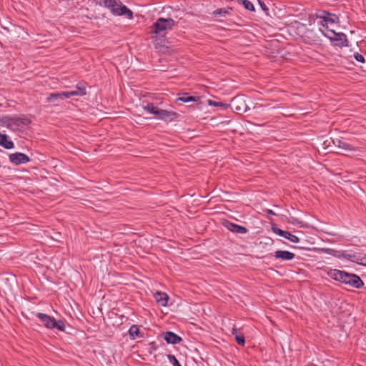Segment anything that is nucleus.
Returning <instances> with one entry per match:
<instances>
[{"label": "nucleus", "mask_w": 366, "mask_h": 366, "mask_svg": "<svg viewBox=\"0 0 366 366\" xmlns=\"http://www.w3.org/2000/svg\"><path fill=\"white\" fill-rule=\"evenodd\" d=\"M174 25V21L171 19L159 18L152 25V32L163 36L165 31L171 30Z\"/></svg>", "instance_id": "obj_2"}, {"label": "nucleus", "mask_w": 366, "mask_h": 366, "mask_svg": "<svg viewBox=\"0 0 366 366\" xmlns=\"http://www.w3.org/2000/svg\"><path fill=\"white\" fill-rule=\"evenodd\" d=\"M222 13L226 14V11H222V10H218L216 11L217 14H222Z\"/></svg>", "instance_id": "obj_32"}, {"label": "nucleus", "mask_w": 366, "mask_h": 366, "mask_svg": "<svg viewBox=\"0 0 366 366\" xmlns=\"http://www.w3.org/2000/svg\"><path fill=\"white\" fill-rule=\"evenodd\" d=\"M155 115L161 120H172L177 117V114L176 112L161 109L159 108L157 109Z\"/></svg>", "instance_id": "obj_12"}, {"label": "nucleus", "mask_w": 366, "mask_h": 366, "mask_svg": "<svg viewBox=\"0 0 366 366\" xmlns=\"http://www.w3.org/2000/svg\"><path fill=\"white\" fill-rule=\"evenodd\" d=\"M36 316L44 323V326L49 329H54L55 319L44 313L38 312Z\"/></svg>", "instance_id": "obj_10"}, {"label": "nucleus", "mask_w": 366, "mask_h": 366, "mask_svg": "<svg viewBox=\"0 0 366 366\" xmlns=\"http://www.w3.org/2000/svg\"><path fill=\"white\" fill-rule=\"evenodd\" d=\"M31 121L27 118H11L4 122V126L14 131H21L25 129Z\"/></svg>", "instance_id": "obj_3"}, {"label": "nucleus", "mask_w": 366, "mask_h": 366, "mask_svg": "<svg viewBox=\"0 0 366 366\" xmlns=\"http://www.w3.org/2000/svg\"><path fill=\"white\" fill-rule=\"evenodd\" d=\"M274 257L282 260H291L295 257V254L286 250H277L274 252Z\"/></svg>", "instance_id": "obj_14"}, {"label": "nucleus", "mask_w": 366, "mask_h": 366, "mask_svg": "<svg viewBox=\"0 0 366 366\" xmlns=\"http://www.w3.org/2000/svg\"><path fill=\"white\" fill-rule=\"evenodd\" d=\"M95 2L100 6H104L107 8H109L111 9L112 6H115L116 5L114 4L116 1V0H94Z\"/></svg>", "instance_id": "obj_20"}, {"label": "nucleus", "mask_w": 366, "mask_h": 366, "mask_svg": "<svg viewBox=\"0 0 366 366\" xmlns=\"http://www.w3.org/2000/svg\"><path fill=\"white\" fill-rule=\"evenodd\" d=\"M224 225L229 231L237 233V234H246L248 231L246 227L238 225L235 223H233V222H231L229 221H226L224 223Z\"/></svg>", "instance_id": "obj_11"}, {"label": "nucleus", "mask_w": 366, "mask_h": 366, "mask_svg": "<svg viewBox=\"0 0 366 366\" xmlns=\"http://www.w3.org/2000/svg\"><path fill=\"white\" fill-rule=\"evenodd\" d=\"M267 213L269 214H272V215L275 214L274 212L272 210H271V209H268L267 210Z\"/></svg>", "instance_id": "obj_33"}, {"label": "nucleus", "mask_w": 366, "mask_h": 366, "mask_svg": "<svg viewBox=\"0 0 366 366\" xmlns=\"http://www.w3.org/2000/svg\"><path fill=\"white\" fill-rule=\"evenodd\" d=\"M144 109L149 114H156L158 107L154 106L153 103H148L146 106L143 107Z\"/></svg>", "instance_id": "obj_22"}, {"label": "nucleus", "mask_w": 366, "mask_h": 366, "mask_svg": "<svg viewBox=\"0 0 366 366\" xmlns=\"http://www.w3.org/2000/svg\"><path fill=\"white\" fill-rule=\"evenodd\" d=\"M239 3H242L244 8L249 11H254V6L253 4L249 0H238Z\"/></svg>", "instance_id": "obj_24"}, {"label": "nucleus", "mask_w": 366, "mask_h": 366, "mask_svg": "<svg viewBox=\"0 0 366 366\" xmlns=\"http://www.w3.org/2000/svg\"><path fill=\"white\" fill-rule=\"evenodd\" d=\"M0 145L7 149L14 147L13 142L8 139V136L1 133H0Z\"/></svg>", "instance_id": "obj_16"}, {"label": "nucleus", "mask_w": 366, "mask_h": 366, "mask_svg": "<svg viewBox=\"0 0 366 366\" xmlns=\"http://www.w3.org/2000/svg\"><path fill=\"white\" fill-rule=\"evenodd\" d=\"M321 18L323 19L322 22V25L325 26L327 25V23H335L338 18L336 16H334V17H328V16H321Z\"/></svg>", "instance_id": "obj_25"}, {"label": "nucleus", "mask_w": 366, "mask_h": 366, "mask_svg": "<svg viewBox=\"0 0 366 366\" xmlns=\"http://www.w3.org/2000/svg\"><path fill=\"white\" fill-rule=\"evenodd\" d=\"M129 335L134 339L136 337L139 335V328L138 326L134 325L129 330Z\"/></svg>", "instance_id": "obj_23"}, {"label": "nucleus", "mask_w": 366, "mask_h": 366, "mask_svg": "<svg viewBox=\"0 0 366 366\" xmlns=\"http://www.w3.org/2000/svg\"><path fill=\"white\" fill-rule=\"evenodd\" d=\"M272 231L275 234H278V235H280L281 237H286V234H287V231H284V230H282V229H281L280 228H277V227H272Z\"/></svg>", "instance_id": "obj_30"}, {"label": "nucleus", "mask_w": 366, "mask_h": 366, "mask_svg": "<svg viewBox=\"0 0 366 366\" xmlns=\"http://www.w3.org/2000/svg\"><path fill=\"white\" fill-rule=\"evenodd\" d=\"M285 238L289 239L290 241H291L292 242H294V243H297V242H300V238L299 237H297V236L291 234L289 232H287L286 237H285Z\"/></svg>", "instance_id": "obj_26"}, {"label": "nucleus", "mask_w": 366, "mask_h": 366, "mask_svg": "<svg viewBox=\"0 0 366 366\" xmlns=\"http://www.w3.org/2000/svg\"><path fill=\"white\" fill-rule=\"evenodd\" d=\"M156 300L161 306H166L168 301V296L165 293L157 292L155 294Z\"/></svg>", "instance_id": "obj_17"}, {"label": "nucleus", "mask_w": 366, "mask_h": 366, "mask_svg": "<svg viewBox=\"0 0 366 366\" xmlns=\"http://www.w3.org/2000/svg\"><path fill=\"white\" fill-rule=\"evenodd\" d=\"M207 103L209 106L219 107L222 109H227V108L230 107V104L224 103L223 102H217L212 99H209L207 100Z\"/></svg>", "instance_id": "obj_19"}, {"label": "nucleus", "mask_w": 366, "mask_h": 366, "mask_svg": "<svg viewBox=\"0 0 366 366\" xmlns=\"http://www.w3.org/2000/svg\"><path fill=\"white\" fill-rule=\"evenodd\" d=\"M78 94L79 93H76V92L75 93V92H67L51 93L46 98V102H55L59 99L70 98V97H73V94Z\"/></svg>", "instance_id": "obj_8"}, {"label": "nucleus", "mask_w": 366, "mask_h": 366, "mask_svg": "<svg viewBox=\"0 0 366 366\" xmlns=\"http://www.w3.org/2000/svg\"><path fill=\"white\" fill-rule=\"evenodd\" d=\"M9 160L15 165L25 164L30 161V158L25 154L21 152H16L9 155Z\"/></svg>", "instance_id": "obj_7"}, {"label": "nucleus", "mask_w": 366, "mask_h": 366, "mask_svg": "<svg viewBox=\"0 0 366 366\" xmlns=\"http://www.w3.org/2000/svg\"><path fill=\"white\" fill-rule=\"evenodd\" d=\"M230 107L237 112H245L247 110V105L242 97H236L231 101Z\"/></svg>", "instance_id": "obj_6"}, {"label": "nucleus", "mask_w": 366, "mask_h": 366, "mask_svg": "<svg viewBox=\"0 0 366 366\" xmlns=\"http://www.w3.org/2000/svg\"><path fill=\"white\" fill-rule=\"evenodd\" d=\"M333 142L337 147L345 152L355 150V148L352 145L344 140L337 139L336 140H334Z\"/></svg>", "instance_id": "obj_15"}, {"label": "nucleus", "mask_w": 366, "mask_h": 366, "mask_svg": "<svg viewBox=\"0 0 366 366\" xmlns=\"http://www.w3.org/2000/svg\"><path fill=\"white\" fill-rule=\"evenodd\" d=\"M114 4L116 6H112L110 9L113 14L117 16H124L129 19H132L133 18V12L126 6L123 5L120 1L116 0Z\"/></svg>", "instance_id": "obj_4"}, {"label": "nucleus", "mask_w": 366, "mask_h": 366, "mask_svg": "<svg viewBox=\"0 0 366 366\" xmlns=\"http://www.w3.org/2000/svg\"><path fill=\"white\" fill-rule=\"evenodd\" d=\"M164 340L168 344H177L182 341V338L172 332H166L162 334Z\"/></svg>", "instance_id": "obj_13"}, {"label": "nucleus", "mask_w": 366, "mask_h": 366, "mask_svg": "<svg viewBox=\"0 0 366 366\" xmlns=\"http://www.w3.org/2000/svg\"><path fill=\"white\" fill-rule=\"evenodd\" d=\"M342 257L344 259H346L350 260L353 262H356L361 265H363L365 254L362 255L360 253H349V252H345L342 254Z\"/></svg>", "instance_id": "obj_9"}, {"label": "nucleus", "mask_w": 366, "mask_h": 366, "mask_svg": "<svg viewBox=\"0 0 366 366\" xmlns=\"http://www.w3.org/2000/svg\"><path fill=\"white\" fill-rule=\"evenodd\" d=\"M69 92H76L78 94H73V96H82L86 94L85 88L84 86H80L79 85L76 86V89L74 91H70Z\"/></svg>", "instance_id": "obj_29"}, {"label": "nucleus", "mask_w": 366, "mask_h": 366, "mask_svg": "<svg viewBox=\"0 0 366 366\" xmlns=\"http://www.w3.org/2000/svg\"><path fill=\"white\" fill-rule=\"evenodd\" d=\"M363 266H366V254H365V259H364Z\"/></svg>", "instance_id": "obj_34"}, {"label": "nucleus", "mask_w": 366, "mask_h": 366, "mask_svg": "<svg viewBox=\"0 0 366 366\" xmlns=\"http://www.w3.org/2000/svg\"><path fill=\"white\" fill-rule=\"evenodd\" d=\"M54 328H56L59 331H64L65 330V325L64 322L62 320H54Z\"/></svg>", "instance_id": "obj_27"}, {"label": "nucleus", "mask_w": 366, "mask_h": 366, "mask_svg": "<svg viewBox=\"0 0 366 366\" xmlns=\"http://www.w3.org/2000/svg\"><path fill=\"white\" fill-rule=\"evenodd\" d=\"M327 273L330 278L339 281L350 287L359 289L364 285L360 277L355 274L335 269H330Z\"/></svg>", "instance_id": "obj_1"}, {"label": "nucleus", "mask_w": 366, "mask_h": 366, "mask_svg": "<svg viewBox=\"0 0 366 366\" xmlns=\"http://www.w3.org/2000/svg\"><path fill=\"white\" fill-rule=\"evenodd\" d=\"M232 335L234 336L237 342L244 346L245 344L244 337L242 334H239L237 328H232Z\"/></svg>", "instance_id": "obj_18"}, {"label": "nucleus", "mask_w": 366, "mask_h": 366, "mask_svg": "<svg viewBox=\"0 0 366 366\" xmlns=\"http://www.w3.org/2000/svg\"><path fill=\"white\" fill-rule=\"evenodd\" d=\"M167 359L173 366H182L174 355H167Z\"/></svg>", "instance_id": "obj_28"}, {"label": "nucleus", "mask_w": 366, "mask_h": 366, "mask_svg": "<svg viewBox=\"0 0 366 366\" xmlns=\"http://www.w3.org/2000/svg\"><path fill=\"white\" fill-rule=\"evenodd\" d=\"M354 57H355V59L357 61H360V62H362V63L365 62V58H364V56H363L362 54H359V53H355V54H354Z\"/></svg>", "instance_id": "obj_31"}, {"label": "nucleus", "mask_w": 366, "mask_h": 366, "mask_svg": "<svg viewBox=\"0 0 366 366\" xmlns=\"http://www.w3.org/2000/svg\"><path fill=\"white\" fill-rule=\"evenodd\" d=\"M197 97L189 96L188 94L184 93L183 95L177 99V101H181L182 102L187 103L189 102H197Z\"/></svg>", "instance_id": "obj_21"}, {"label": "nucleus", "mask_w": 366, "mask_h": 366, "mask_svg": "<svg viewBox=\"0 0 366 366\" xmlns=\"http://www.w3.org/2000/svg\"><path fill=\"white\" fill-rule=\"evenodd\" d=\"M325 36L332 41H336V45L343 47L348 46L347 36L343 33H336L333 30H330L329 34H325Z\"/></svg>", "instance_id": "obj_5"}]
</instances>
